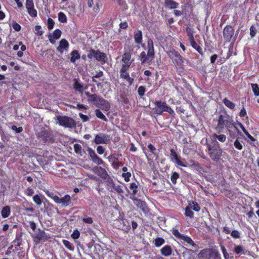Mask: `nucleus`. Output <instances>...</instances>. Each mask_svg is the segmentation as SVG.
I'll list each match as a JSON object with an SVG mask.
<instances>
[{
  "label": "nucleus",
  "mask_w": 259,
  "mask_h": 259,
  "mask_svg": "<svg viewBox=\"0 0 259 259\" xmlns=\"http://www.w3.org/2000/svg\"><path fill=\"white\" fill-rule=\"evenodd\" d=\"M215 129L219 133H223L225 130L226 133L232 139L236 138L237 134H240V131L236 126V122H234L232 117L226 112L219 116Z\"/></svg>",
  "instance_id": "f257e3e1"
},
{
  "label": "nucleus",
  "mask_w": 259,
  "mask_h": 259,
  "mask_svg": "<svg viewBox=\"0 0 259 259\" xmlns=\"http://www.w3.org/2000/svg\"><path fill=\"white\" fill-rule=\"evenodd\" d=\"M147 53L145 52H142L139 56V59L142 64L147 63L150 64L155 57V52L153 41L152 39L149 38L147 40Z\"/></svg>",
  "instance_id": "f03ea898"
},
{
  "label": "nucleus",
  "mask_w": 259,
  "mask_h": 259,
  "mask_svg": "<svg viewBox=\"0 0 259 259\" xmlns=\"http://www.w3.org/2000/svg\"><path fill=\"white\" fill-rule=\"evenodd\" d=\"M166 53L168 57L175 64L177 69L183 68L184 58L178 51L174 49H170L166 52Z\"/></svg>",
  "instance_id": "7ed1b4c3"
},
{
  "label": "nucleus",
  "mask_w": 259,
  "mask_h": 259,
  "mask_svg": "<svg viewBox=\"0 0 259 259\" xmlns=\"http://www.w3.org/2000/svg\"><path fill=\"white\" fill-rule=\"evenodd\" d=\"M199 259H222L219 251L212 248L201 250L198 254Z\"/></svg>",
  "instance_id": "20e7f679"
},
{
  "label": "nucleus",
  "mask_w": 259,
  "mask_h": 259,
  "mask_svg": "<svg viewBox=\"0 0 259 259\" xmlns=\"http://www.w3.org/2000/svg\"><path fill=\"white\" fill-rule=\"evenodd\" d=\"M208 153L213 161H218L222 155V149L219 143L215 142L211 145L207 144Z\"/></svg>",
  "instance_id": "39448f33"
},
{
  "label": "nucleus",
  "mask_w": 259,
  "mask_h": 259,
  "mask_svg": "<svg viewBox=\"0 0 259 259\" xmlns=\"http://www.w3.org/2000/svg\"><path fill=\"white\" fill-rule=\"evenodd\" d=\"M154 104L156 107L153 109L155 114L161 115L163 112H167L170 115H174L175 112L173 109L169 106L165 102H161V101H156Z\"/></svg>",
  "instance_id": "423d86ee"
},
{
  "label": "nucleus",
  "mask_w": 259,
  "mask_h": 259,
  "mask_svg": "<svg viewBox=\"0 0 259 259\" xmlns=\"http://www.w3.org/2000/svg\"><path fill=\"white\" fill-rule=\"evenodd\" d=\"M87 57L89 59H95L99 62L105 63L107 62L108 58L107 55L104 52H100L99 50H94L91 49L88 51Z\"/></svg>",
  "instance_id": "0eeeda50"
},
{
  "label": "nucleus",
  "mask_w": 259,
  "mask_h": 259,
  "mask_svg": "<svg viewBox=\"0 0 259 259\" xmlns=\"http://www.w3.org/2000/svg\"><path fill=\"white\" fill-rule=\"evenodd\" d=\"M57 120L59 125L64 127L72 128L76 127L75 121L70 117L58 115L57 116Z\"/></svg>",
  "instance_id": "6e6552de"
},
{
  "label": "nucleus",
  "mask_w": 259,
  "mask_h": 259,
  "mask_svg": "<svg viewBox=\"0 0 259 259\" xmlns=\"http://www.w3.org/2000/svg\"><path fill=\"white\" fill-rule=\"evenodd\" d=\"M31 236L36 243H39L41 241L45 242L50 238V235L40 228H38L33 233L31 234Z\"/></svg>",
  "instance_id": "1a4fd4ad"
},
{
  "label": "nucleus",
  "mask_w": 259,
  "mask_h": 259,
  "mask_svg": "<svg viewBox=\"0 0 259 259\" xmlns=\"http://www.w3.org/2000/svg\"><path fill=\"white\" fill-rule=\"evenodd\" d=\"M96 97H94V100L91 101V103L94 104L96 107L102 108L105 111H108L110 108L109 103L102 97L96 94Z\"/></svg>",
  "instance_id": "9d476101"
},
{
  "label": "nucleus",
  "mask_w": 259,
  "mask_h": 259,
  "mask_svg": "<svg viewBox=\"0 0 259 259\" xmlns=\"http://www.w3.org/2000/svg\"><path fill=\"white\" fill-rule=\"evenodd\" d=\"M234 29L230 25H226L223 30V37L227 42H229L231 40L234 42L236 36H234Z\"/></svg>",
  "instance_id": "9b49d317"
},
{
  "label": "nucleus",
  "mask_w": 259,
  "mask_h": 259,
  "mask_svg": "<svg viewBox=\"0 0 259 259\" xmlns=\"http://www.w3.org/2000/svg\"><path fill=\"white\" fill-rule=\"evenodd\" d=\"M130 223L127 219L121 217L115 221V224L118 229L125 232H128L131 229Z\"/></svg>",
  "instance_id": "f8f14e48"
},
{
  "label": "nucleus",
  "mask_w": 259,
  "mask_h": 259,
  "mask_svg": "<svg viewBox=\"0 0 259 259\" xmlns=\"http://www.w3.org/2000/svg\"><path fill=\"white\" fill-rule=\"evenodd\" d=\"M99 168L100 170L102 171V178H104V179H106V185L107 186V190L111 192H114L113 189H115L114 188H116L117 185H115V184L113 182L112 178H111V177H108L106 179L107 172L104 168H102L101 167H100Z\"/></svg>",
  "instance_id": "ddd939ff"
},
{
  "label": "nucleus",
  "mask_w": 259,
  "mask_h": 259,
  "mask_svg": "<svg viewBox=\"0 0 259 259\" xmlns=\"http://www.w3.org/2000/svg\"><path fill=\"white\" fill-rule=\"evenodd\" d=\"M38 137L44 143H53L55 141L54 137L52 133L45 129L41 130L38 133Z\"/></svg>",
  "instance_id": "4468645a"
},
{
  "label": "nucleus",
  "mask_w": 259,
  "mask_h": 259,
  "mask_svg": "<svg viewBox=\"0 0 259 259\" xmlns=\"http://www.w3.org/2000/svg\"><path fill=\"white\" fill-rule=\"evenodd\" d=\"M111 141L110 135L105 134H97L94 138V142L96 144H107Z\"/></svg>",
  "instance_id": "2eb2a0df"
},
{
  "label": "nucleus",
  "mask_w": 259,
  "mask_h": 259,
  "mask_svg": "<svg viewBox=\"0 0 259 259\" xmlns=\"http://www.w3.org/2000/svg\"><path fill=\"white\" fill-rule=\"evenodd\" d=\"M170 156L172 157V159H174L177 164L178 165L186 167L187 166V164L185 163L182 160V158L181 156L179 155L178 152L174 149H171L170 150Z\"/></svg>",
  "instance_id": "dca6fc26"
},
{
  "label": "nucleus",
  "mask_w": 259,
  "mask_h": 259,
  "mask_svg": "<svg viewBox=\"0 0 259 259\" xmlns=\"http://www.w3.org/2000/svg\"><path fill=\"white\" fill-rule=\"evenodd\" d=\"M69 47V44L68 41L64 38L60 40L59 43V46L57 47V51L61 55L64 52H68Z\"/></svg>",
  "instance_id": "f3484780"
},
{
  "label": "nucleus",
  "mask_w": 259,
  "mask_h": 259,
  "mask_svg": "<svg viewBox=\"0 0 259 259\" xmlns=\"http://www.w3.org/2000/svg\"><path fill=\"white\" fill-rule=\"evenodd\" d=\"M58 204H61L62 207H67L70 205L71 203V197L68 194H66L64 197L60 198L59 196L57 200L55 202Z\"/></svg>",
  "instance_id": "a211bd4d"
},
{
  "label": "nucleus",
  "mask_w": 259,
  "mask_h": 259,
  "mask_svg": "<svg viewBox=\"0 0 259 259\" xmlns=\"http://www.w3.org/2000/svg\"><path fill=\"white\" fill-rule=\"evenodd\" d=\"M223 232L227 234H230L231 237L234 239H239L240 238V232L235 230L231 231L230 228L227 226L223 227Z\"/></svg>",
  "instance_id": "6ab92c4d"
},
{
  "label": "nucleus",
  "mask_w": 259,
  "mask_h": 259,
  "mask_svg": "<svg viewBox=\"0 0 259 259\" xmlns=\"http://www.w3.org/2000/svg\"><path fill=\"white\" fill-rule=\"evenodd\" d=\"M134 204L139 208L143 212L146 213L148 211V208L145 202L139 199H134Z\"/></svg>",
  "instance_id": "aec40b11"
},
{
  "label": "nucleus",
  "mask_w": 259,
  "mask_h": 259,
  "mask_svg": "<svg viewBox=\"0 0 259 259\" xmlns=\"http://www.w3.org/2000/svg\"><path fill=\"white\" fill-rule=\"evenodd\" d=\"M132 54L131 51H125L122 55L121 61L123 64L131 65L133 60H131Z\"/></svg>",
  "instance_id": "412c9836"
},
{
  "label": "nucleus",
  "mask_w": 259,
  "mask_h": 259,
  "mask_svg": "<svg viewBox=\"0 0 259 259\" xmlns=\"http://www.w3.org/2000/svg\"><path fill=\"white\" fill-rule=\"evenodd\" d=\"M22 232L17 233L16 234L15 239L12 242V243H16L15 251H18L19 250L18 247H19L22 245Z\"/></svg>",
  "instance_id": "4be33fe9"
},
{
  "label": "nucleus",
  "mask_w": 259,
  "mask_h": 259,
  "mask_svg": "<svg viewBox=\"0 0 259 259\" xmlns=\"http://www.w3.org/2000/svg\"><path fill=\"white\" fill-rule=\"evenodd\" d=\"M191 46L201 56L203 55V52L202 47L200 45L196 42L195 39L189 41Z\"/></svg>",
  "instance_id": "5701e85b"
},
{
  "label": "nucleus",
  "mask_w": 259,
  "mask_h": 259,
  "mask_svg": "<svg viewBox=\"0 0 259 259\" xmlns=\"http://www.w3.org/2000/svg\"><path fill=\"white\" fill-rule=\"evenodd\" d=\"M120 77L122 79L125 80L130 85H131L134 83V79L132 78L130 76V74L127 72H124V73L120 72Z\"/></svg>",
  "instance_id": "b1692460"
},
{
  "label": "nucleus",
  "mask_w": 259,
  "mask_h": 259,
  "mask_svg": "<svg viewBox=\"0 0 259 259\" xmlns=\"http://www.w3.org/2000/svg\"><path fill=\"white\" fill-rule=\"evenodd\" d=\"M160 253L164 256H168L172 253V249L169 245H165L161 249Z\"/></svg>",
  "instance_id": "393cba45"
},
{
  "label": "nucleus",
  "mask_w": 259,
  "mask_h": 259,
  "mask_svg": "<svg viewBox=\"0 0 259 259\" xmlns=\"http://www.w3.org/2000/svg\"><path fill=\"white\" fill-rule=\"evenodd\" d=\"M164 4L165 7L169 9H176L179 6V3L172 0H165Z\"/></svg>",
  "instance_id": "a878e982"
},
{
  "label": "nucleus",
  "mask_w": 259,
  "mask_h": 259,
  "mask_svg": "<svg viewBox=\"0 0 259 259\" xmlns=\"http://www.w3.org/2000/svg\"><path fill=\"white\" fill-rule=\"evenodd\" d=\"M70 62L74 63L77 60L80 58V55L77 50H73L70 53Z\"/></svg>",
  "instance_id": "bb28decb"
},
{
  "label": "nucleus",
  "mask_w": 259,
  "mask_h": 259,
  "mask_svg": "<svg viewBox=\"0 0 259 259\" xmlns=\"http://www.w3.org/2000/svg\"><path fill=\"white\" fill-rule=\"evenodd\" d=\"M134 37L135 41L137 44H140L142 41V33L141 30H138L134 32Z\"/></svg>",
  "instance_id": "cd10ccee"
},
{
  "label": "nucleus",
  "mask_w": 259,
  "mask_h": 259,
  "mask_svg": "<svg viewBox=\"0 0 259 259\" xmlns=\"http://www.w3.org/2000/svg\"><path fill=\"white\" fill-rule=\"evenodd\" d=\"M11 208L9 206H4L1 210V215L3 218H8L11 213Z\"/></svg>",
  "instance_id": "c85d7f7f"
},
{
  "label": "nucleus",
  "mask_w": 259,
  "mask_h": 259,
  "mask_svg": "<svg viewBox=\"0 0 259 259\" xmlns=\"http://www.w3.org/2000/svg\"><path fill=\"white\" fill-rule=\"evenodd\" d=\"M73 88L81 93H82L83 91V87L82 84L79 82L77 78L74 79Z\"/></svg>",
  "instance_id": "c756f323"
},
{
  "label": "nucleus",
  "mask_w": 259,
  "mask_h": 259,
  "mask_svg": "<svg viewBox=\"0 0 259 259\" xmlns=\"http://www.w3.org/2000/svg\"><path fill=\"white\" fill-rule=\"evenodd\" d=\"M181 240L184 241L185 242L192 245L193 247H195L196 245L195 242L192 240L190 237L185 235L184 234L183 235L181 239Z\"/></svg>",
  "instance_id": "7c9ffc66"
},
{
  "label": "nucleus",
  "mask_w": 259,
  "mask_h": 259,
  "mask_svg": "<svg viewBox=\"0 0 259 259\" xmlns=\"http://www.w3.org/2000/svg\"><path fill=\"white\" fill-rule=\"evenodd\" d=\"M188 206H189L191 209H192L196 212H198L200 210V206L196 201H192L191 202H190L188 204Z\"/></svg>",
  "instance_id": "2f4dec72"
},
{
  "label": "nucleus",
  "mask_w": 259,
  "mask_h": 259,
  "mask_svg": "<svg viewBox=\"0 0 259 259\" xmlns=\"http://www.w3.org/2000/svg\"><path fill=\"white\" fill-rule=\"evenodd\" d=\"M212 138L214 139H218L221 142H225L226 140L227 137L224 134H220L218 135L217 134H213L212 135Z\"/></svg>",
  "instance_id": "473e14b6"
},
{
  "label": "nucleus",
  "mask_w": 259,
  "mask_h": 259,
  "mask_svg": "<svg viewBox=\"0 0 259 259\" xmlns=\"http://www.w3.org/2000/svg\"><path fill=\"white\" fill-rule=\"evenodd\" d=\"M223 102L225 105L228 108L231 109H234L235 107V104L230 100H228L227 98H224Z\"/></svg>",
  "instance_id": "72a5a7b5"
},
{
  "label": "nucleus",
  "mask_w": 259,
  "mask_h": 259,
  "mask_svg": "<svg viewBox=\"0 0 259 259\" xmlns=\"http://www.w3.org/2000/svg\"><path fill=\"white\" fill-rule=\"evenodd\" d=\"M44 191L46 193V194L50 198H52L54 201L55 202L57 200L58 196L55 194L53 192L50 191L48 190H44Z\"/></svg>",
  "instance_id": "f704fd0d"
},
{
  "label": "nucleus",
  "mask_w": 259,
  "mask_h": 259,
  "mask_svg": "<svg viewBox=\"0 0 259 259\" xmlns=\"http://www.w3.org/2000/svg\"><path fill=\"white\" fill-rule=\"evenodd\" d=\"M138 185L135 183L133 182L130 184V189L132 191L131 195L134 196L136 195L138 191Z\"/></svg>",
  "instance_id": "c9c22d12"
},
{
  "label": "nucleus",
  "mask_w": 259,
  "mask_h": 259,
  "mask_svg": "<svg viewBox=\"0 0 259 259\" xmlns=\"http://www.w3.org/2000/svg\"><path fill=\"white\" fill-rule=\"evenodd\" d=\"M186 31L187 32V36L188 37L189 41H191L194 38V32L192 29L190 28L189 27H187L186 29Z\"/></svg>",
  "instance_id": "e433bc0d"
},
{
  "label": "nucleus",
  "mask_w": 259,
  "mask_h": 259,
  "mask_svg": "<svg viewBox=\"0 0 259 259\" xmlns=\"http://www.w3.org/2000/svg\"><path fill=\"white\" fill-rule=\"evenodd\" d=\"M148 148L149 151L152 153V154L155 157L156 159H158L159 157L158 154L156 153V149L155 147L152 144H149L148 145Z\"/></svg>",
  "instance_id": "4c0bfd02"
},
{
  "label": "nucleus",
  "mask_w": 259,
  "mask_h": 259,
  "mask_svg": "<svg viewBox=\"0 0 259 259\" xmlns=\"http://www.w3.org/2000/svg\"><path fill=\"white\" fill-rule=\"evenodd\" d=\"M95 114L96 116L99 119H101L104 121H107V118L105 117V116L103 114L100 109H97L95 110Z\"/></svg>",
  "instance_id": "58836bf2"
},
{
  "label": "nucleus",
  "mask_w": 259,
  "mask_h": 259,
  "mask_svg": "<svg viewBox=\"0 0 259 259\" xmlns=\"http://www.w3.org/2000/svg\"><path fill=\"white\" fill-rule=\"evenodd\" d=\"M63 245L66 248L70 251H73L74 249V246L72 243L67 240H63L62 241Z\"/></svg>",
  "instance_id": "ea45409f"
},
{
  "label": "nucleus",
  "mask_w": 259,
  "mask_h": 259,
  "mask_svg": "<svg viewBox=\"0 0 259 259\" xmlns=\"http://www.w3.org/2000/svg\"><path fill=\"white\" fill-rule=\"evenodd\" d=\"M74 150L77 154H79L80 156L83 155V151L80 145L77 143L75 144L74 145Z\"/></svg>",
  "instance_id": "a19ab883"
},
{
  "label": "nucleus",
  "mask_w": 259,
  "mask_h": 259,
  "mask_svg": "<svg viewBox=\"0 0 259 259\" xmlns=\"http://www.w3.org/2000/svg\"><path fill=\"white\" fill-rule=\"evenodd\" d=\"M165 243V240L161 237H158L155 239L154 245L156 247H159Z\"/></svg>",
  "instance_id": "79ce46f5"
},
{
  "label": "nucleus",
  "mask_w": 259,
  "mask_h": 259,
  "mask_svg": "<svg viewBox=\"0 0 259 259\" xmlns=\"http://www.w3.org/2000/svg\"><path fill=\"white\" fill-rule=\"evenodd\" d=\"M180 178V174L176 172H173L170 177V180L172 183L175 185L177 183V180Z\"/></svg>",
  "instance_id": "37998d69"
},
{
  "label": "nucleus",
  "mask_w": 259,
  "mask_h": 259,
  "mask_svg": "<svg viewBox=\"0 0 259 259\" xmlns=\"http://www.w3.org/2000/svg\"><path fill=\"white\" fill-rule=\"evenodd\" d=\"M114 192H116L118 193L119 195L121 197H123L124 191L123 190V187L122 186L117 185L116 188H114Z\"/></svg>",
  "instance_id": "c03bdc74"
},
{
  "label": "nucleus",
  "mask_w": 259,
  "mask_h": 259,
  "mask_svg": "<svg viewBox=\"0 0 259 259\" xmlns=\"http://www.w3.org/2000/svg\"><path fill=\"white\" fill-rule=\"evenodd\" d=\"M32 198L35 203H36L38 206L40 205L43 202L42 198L37 194L33 196Z\"/></svg>",
  "instance_id": "a18cd8bd"
},
{
  "label": "nucleus",
  "mask_w": 259,
  "mask_h": 259,
  "mask_svg": "<svg viewBox=\"0 0 259 259\" xmlns=\"http://www.w3.org/2000/svg\"><path fill=\"white\" fill-rule=\"evenodd\" d=\"M185 215L190 218L194 217V212L191 210V208L188 205L185 208Z\"/></svg>",
  "instance_id": "49530a36"
},
{
  "label": "nucleus",
  "mask_w": 259,
  "mask_h": 259,
  "mask_svg": "<svg viewBox=\"0 0 259 259\" xmlns=\"http://www.w3.org/2000/svg\"><path fill=\"white\" fill-rule=\"evenodd\" d=\"M252 92L255 96H259V87L257 83L251 84Z\"/></svg>",
  "instance_id": "de8ad7c7"
},
{
  "label": "nucleus",
  "mask_w": 259,
  "mask_h": 259,
  "mask_svg": "<svg viewBox=\"0 0 259 259\" xmlns=\"http://www.w3.org/2000/svg\"><path fill=\"white\" fill-rule=\"evenodd\" d=\"M58 20L61 23L67 22V17L64 13L60 12L58 13Z\"/></svg>",
  "instance_id": "09e8293b"
},
{
  "label": "nucleus",
  "mask_w": 259,
  "mask_h": 259,
  "mask_svg": "<svg viewBox=\"0 0 259 259\" xmlns=\"http://www.w3.org/2000/svg\"><path fill=\"white\" fill-rule=\"evenodd\" d=\"M27 12L29 15L32 17H35L37 16V11L34 9V7H32V8H27Z\"/></svg>",
  "instance_id": "8fccbe9b"
},
{
  "label": "nucleus",
  "mask_w": 259,
  "mask_h": 259,
  "mask_svg": "<svg viewBox=\"0 0 259 259\" xmlns=\"http://www.w3.org/2000/svg\"><path fill=\"white\" fill-rule=\"evenodd\" d=\"M62 32L59 29H56L54 30L53 34H52L53 38L58 39L61 36Z\"/></svg>",
  "instance_id": "3c124183"
},
{
  "label": "nucleus",
  "mask_w": 259,
  "mask_h": 259,
  "mask_svg": "<svg viewBox=\"0 0 259 259\" xmlns=\"http://www.w3.org/2000/svg\"><path fill=\"white\" fill-rule=\"evenodd\" d=\"M234 146L238 150H241L243 148L242 143L238 140V138L235 141Z\"/></svg>",
  "instance_id": "603ef678"
},
{
  "label": "nucleus",
  "mask_w": 259,
  "mask_h": 259,
  "mask_svg": "<svg viewBox=\"0 0 259 259\" xmlns=\"http://www.w3.org/2000/svg\"><path fill=\"white\" fill-rule=\"evenodd\" d=\"M93 162L98 165H104L105 162L100 158L98 155L95 157L93 160Z\"/></svg>",
  "instance_id": "864d4df0"
},
{
  "label": "nucleus",
  "mask_w": 259,
  "mask_h": 259,
  "mask_svg": "<svg viewBox=\"0 0 259 259\" xmlns=\"http://www.w3.org/2000/svg\"><path fill=\"white\" fill-rule=\"evenodd\" d=\"M87 151L88 152V154L91 158L92 160L95 158L97 155L96 154L95 152L90 147H88L87 149Z\"/></svg>",
  "instance_id": "5fc2aeb1"
},
{
  "label": "nucleus",
  "mask_w": 259,
  "mask_h": 259,
  "mask_svg": "<svg viewBox=\"0 0 259 259\" xmlns=\"http://www.w3.org/2000/svg\"><path fill=\"white\" fill-rule=\"evenodd\" d=\"M172 234L178 239H180L183 234H181L179 230L176 229H172L171 230Z\"/></svg>",
  "instance_id": "6e6d98bb"
},
{
  "label": "nucleus",
  "mask_w": 259,
  "mask_h": 259,
  "mask_svg": "<svg viewBox=\"0 0 259 259\" xmlns=\"http://www.w3.org/2000/svg\"><path fill=\"white\" fill-rule=\"evenodd\" d=\"M118 4L120 6L123 10H126L128 9V6L125 0H117Z\"/></svg>",
  "instance_id": "4d7b16f0"
},
{
  "label": "nucleus",
  "mask_w": 259,
  "mask_h": 259,
  "mask_svg": "<svg viewBox=\"0 0 259 259\" xmlns=\"http://www.w3.org/2000/svg\"><path fill=\"white\" fill-rule=\"evenodd\" d=\"M131 66V65L130 64H122L121 67L119 70V73H124V72L128 71V68Z\"/></svg>",
  "instance_id": "13d9d810"
},
{
  "label": "nucleus",
  "mask_w": 259,
  "mask_h": 259,
  "mask_svg": "<svg viewBox=\"0 0 259 259\" xmlns=\"http://www.w3.org/2000/svg\"><path fill=\"white\" fill-rule=\"evenodd\" d=\"M146 92V88L144 86H140L138 89V93L140 97H142Z\"/></svg>",
  "instance_id": "bf43d9fd"
},
{
  "label": "nucleus",
  "mask_w": 259,
  "mask_h": 259,
  "mask_svg": "<svg viewBox=\"0 0 259 259\" xmlns=\"http://www.w3.org/2000/svg\"><path fill=\"white\" fill-rule=\"evenodd\" d=\"M35 34L37 36H41L44 32L41 30V27L40 25H36L35 27Z\"/></svg>",
  "instance_id": "052dcab7"
},
{
  "label": "nucleus",
  "mask_w": 259,
  "mask_h": 259,
  "mask_svg": "<svg viewBox=\"0 0 259 259\" xmlns=\"http://www.w3.org/2000/svg\"><path fill=\"white\" fill-rule=\"evenodd\" d=\"M244 248L241 245L236 246L234 249V251L236 254H240L243 252Z\"/></svg>",
  "instance_id": "680f3d73"
},
{
  "label": "nucleus",
  "mask_w": 259,
  "mask_h": 259,
  "mask_svg": "<svg viewBox=\"0 0 259 259\" xmlns=\"http://www.w3.org/2000/svg\"><path fill=\"white\" fill-rule=\"evenodd\" d=\"M34 193V190L31 187H28L24 191V194L28 196H32Z\"/></svg>",
  "instance_id": "e2e57ef3"
},
{
  "label": "nucleus",
  "mask_w": 259,
  "mask_h": 259,
  "mask_svg": "<svg viewBox=\"0 0 259 259\" xmlns=\"http://www.w3.org/2000/svg\"><path fill=\"white\" fill-rule=\"evenodd\" d=\"M24 211L27 213V215L31 216V214L34 212L35 210L33 207H26L24 208Z\"/></svg>",
  "instance_id": "0e129e2a"
},
{
  "label": "nucleus",
  "mask_w": 259,
  "mask_h": 259,
  "mask_svg": "<svg viewBox=\"0 0 259 259\" xmlns=\"http://www.w3.org/2000/svg\"><path fill=\"white\" fill-rule=\"evenodd\" d=\"M12 26L13 29L16 31H19L21 30V26L20 24L15 21H13L12 23Z\"/></svg>",
  "instance_id": "69168bd1"
},
{
  "label": "nucleus",
  "mask_w": 259,
  "mask_h": 259,
  "mask_svg": "<svg viewBox=\"0 0 259 259\" xmlns=\"http://www.w3.org/2000/svg\"><path fill=\"white\" fill-rule=\"evenodd\" d=\"M71 237L74 239H77L80 236V232L77 229L73 231L71 235Z\"/></svg>",
  "instance_id": "338daca9"
},
{
  "label": "nucleus",
  "mask_w": 259,
  "mask_h": 259,
  "mask_svg": "<svg viewBox=\"0 0 259 259\" xmlns=\"http://www.w3.org/2000/svg\"><path fill=\"white\" fill-rule=\"evenodd\" d=\"M48 28L49 30H51L53 28L54 26V24H55V22L54 21V20L49 18H48Z\"/></svg>",
  "instance_id": "774afa93"
}]
</instances>
